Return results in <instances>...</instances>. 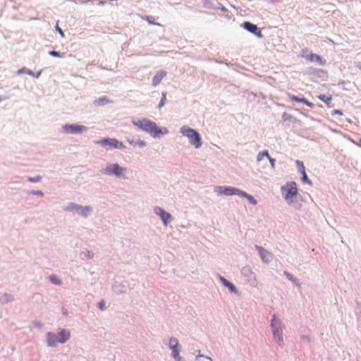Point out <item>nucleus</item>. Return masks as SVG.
<instances>
[{"mask_svg":"<svg viewBox=\"0 0 361 361\" xmlns=\"http://www.w3.org/2000/svg\"><path fill=\"white\" fill-rule=\"evenodd\" d=\"M335 114L341 116L343 115V111L341 109H334L331 112V115L334 116Z\"/></svg>","mask_w":361,"mask_h":361,"instance_id":"49","label":"nucleus"},{"mask_svg":"<svg viewBox=\"0 0 361 361\" xmlns=\"http://www.w3.org/2000/svg\"><path fill=\"white\" fill-rule=\"evenodd\" d=\"M132 123L155 139L160 138L161 136L169 133L167 128L159 127L155 122L146 118L137 120L133 119Z\"/></svg>","mask_w":361,"mask_h":361,"instance_id":"1","label":"nucleus"},{"mask_svg":"<svg viewBox=\"0 0 361 361\" xmlns=\"http://www.w3.org/2000/svg\"><path fill=\"white\" fill-rule=\"evenodd\" d=\"M166 95H167V92H163L161 93V98L160 99V102L157 106V108L158 109H161L162 108L164 105H165V103H166Z\"/></svg>","mask_w":361,"mask_h":361,"instance_id":"36","label":"nucleus"},{"mask_svg":"<svg viewBox=\"0 0 361 361\" xmlns=\"http://www.w3.org/2000/svg\"><path fill=\"white\" fill-rule=\"evenodd\" d=\"M49 281L54 284V285H57V286H59L61 284V281L60 280V279L55 274H52V275H50L49 276Z\"/></svg>","mask_w":361,"mask_h":361,"instance_id":"32","label":"nucleus"},{"mask_svg":"<svg viewBox=\"0 0 361 361\" xmlns=\"http://www.w3.org/2000/svg\"><path fill=\"white\" fill-rule=\"evenodd\" d=\"M195 361H212V360L210 357L202 355L199 353V355L196 356Z\"/></svg>","mask_w":361,"mask_h":361,"instance_id":"39","label":"nucleus"},{"mask_svg":"<svg viewBox=\"0 0 361 361\" xmlns=\"http://www.w3.org/2000/svg\"><path fill=\"white\" fill-rule=\"evenodd\" d=\"M63 132L68 134H81L87 130V127L77 123H66L62 126Z\"/></svg>","mask_w":361,"mask_h":361,"instance_id":"6","label":"nucleus"},{"mask_svg":"<svg viewBox=\"0 0 361 361\" xmlns=\"http://www.w3.org/2000/svg\"><path fill=\"white\" fill-rule=\"evenodd\" d=\"M64 210L75 212L84 218H87L90 215L92 208L88 205L82 206L74 202H69Z\"/></svg>","mask_w":361,"mask_h":361,"instance_id":"4","label":"nucleus"},{"mask_svg":"<svg viewBox=\"0 0 361 361\" xmlns=\"http://www.w3.org/2000/svg\"><path fill=\"white\" fill-rule=\"evenodd\" d=\"M218 278L222 285L228 288L230 293L239 295V291L236 286L230 281L226 279L225 277L218 274Z\"/></svg>","mask_w":361,"mask_h":361,"instance_id":"13","label":"nucleus"},{"mask_svg":"<svg viewBox=\"0 0 361 361\" xmlns=\"http://www.w3.org/2000/svg\"><path fill=\"white\" fill-rule=\"evenodd\" d=\"M127 141L132 145L135 146L137 145L139 147L142 148L147 145L146 142L144 140L137 139L135 140V137H133V139H130L129 137H127Z\"/></svg>","mask_w":361,"mask_h":361,"instance_id":"23","label":"nucleus"},{"mask_svg":"<svg viewBox=\"0 0 361 361\" xmlns=\"http://www.w3.org/2000/svg\"><path fill=\"white\" fill-rule=\"evenodd\" d=\"M47 344L49 347H56L59 343L57 336L55 333L49 331L46 334Z\"/></svg>","mask_w":361,"mask_h":361,"instance_id":"16","label":"nucleus"},{"mask_svg":"<svg viewBox=\"0 0 361 361\" xmlns=\"http://www.w3.org/2000/svg\"><path fill=\"white\" fill-rule=\"evenodd\" d=\"M282 119L283 121H290V122H296L298 119L295 118L293 116L288 114L286 112H283L282 114Z\"/></svg>","mask_w":361,"mask_h":361,"instance_id":"31","label":"nucleus"},{"mask_svg":"<svg viewBox=\"0 0 361 361\" xmlns=\"http://www.w3.org/2000/svg\"><path fill=\"white\" fill-rule=\"evenodd\" d=\"M180 350H175L171 352L172 357L176 361L177 360H182V357L180 356Z\"/></svg>","mask_w":361,"mask_h":361,"instance_id":"42","label":"nucleus"},{"mask_svg":"<svg viewBox=\"0 0 361 361\" xmlns=\"http://www.w3.org/2000/svg\"><path fill=\"white\" fill-rule=\"evenodd\" d=\"M176 361H185V360L182 357V360H177Z\"/></svg>","mask_w":361,"mask_h":361,"instance_id":"60","label":"nucleus"},{"mask_svg":"<svg viewBox=\"0 0 361 361\" xmlns=\"http://www.w3.org/2000/svg\"><path fill=\"white\" fill-rule=\"evenodd\" d=\"M240 27L259 39L264 37L262 30L256 24H254L252 22L244 21L240 25Z\"/></svg>","mask_w":361,"mask_h":361,"instance_id":"8","label":"nucleus"},{"mask_svg":"<svg viewBox=\"0 0 361 361\" xmlns=\"http://www.w3.org/2000/svg\"><path fill=\"white\" fill-rule=\"evenodd\" d=\"M14 300L13 296L11 294L4 293L0 297V303L4 305Z\"/></svg>","mask_w":361,"mask_h":361,"instance_id":"26","label":"nucleus"},{"mask_svg":"<svg viewBox=\"0 0 361 361\" xmlns=\"http://www.w3.org/2000/svg\"><path fill=\"white\" fill-rule=\"evenodd\" d=\"M82 253L84 256L87 259H92L94 257V253L90 250H86Z\"/></svg>","mask_w":361,"mask_h":361,"instance_id":"45","label":"nucleus"},{"mask_svg":"<svg viewBox=\"0 0 361 361\" xmlns=\"http://www.w3.org/2000/svg\"><path fill=\"white\" fill-rule=\"evenodd\" d=\"M268 160L270 163V165L271 166L272 169H274L275 168V163H276V159L274 158H272L271 156H269L268 158Z\"/></svg>","mask_w":361,"mask_h":361,"instance_id":"47","label":"nucleus"},{"mask_svg":"<svg viewBox=\"0 0 361 361\" xmlns=\"http://www.w3.org/2000/svg\"><path fill=\"white\" fill-rule=\"evenodd\" d=\"M166 75V72L165 71H159L156 73V74L152 78V86L158 85L161 80Z\"/></svg>","mask_w":361,"mask_h":361,"instance_id":"20","label":"nucleus"},{"mask_svg":"<svg viewBox=\"0 0 361 361\" xmlns=\"http://www.w3.org/2000/svg\"><path fill=\"white\" fill-rule=\"evenodd\" d=\"M203 6L206 8L214 9L212 2L210 0H204L203 1Z\"/></svg>","mask_w":361,"mask_h":361,"instance_id":"40","label":"nucleus"},{"mask_svg":"<svg viewBox=\"0 0 361 361\" xmlns=\"http://www.w3.org/2000/svg\"><path fill=\"white\" fill-rule=\"evenodd\" d=\"M153 212L160 217L164 226H167L173 219V216L169 212L159 206H155L153 208Z\"/></svg>","mask_w":361,"mask_h":361,"instance_id":"10","label":"nucleus"},{"mask_svg":"<svg viewBox=\"0 0 361 361\" xmlns=\"http://www.w3.org/2000/svg\"><path fill=\"white\" fill-rule=\"evenodd\" d=\"M306 59L311 61L319 63V65L324 66L326 63V61L323 59L320 55L317 54L311 53L309 55L305 56Z\"/></svg>","mask_w":361,"mask_h":361,"instance_id":"17","label":"nucleus"},{"mask_svg":"<svg viewBox=\"0 0 361 361\" xmlns=\"http://www.w3.org/2000/svg\"><path fill=\"white\" fill-rule=\"evenodd\" d=\"M215 192L217 193L218 195H224L226 196H240L243 190L233 186H216Z\"/></svg>","mask_w":361,"mask_h":361,"instance_id":"7","label":"nucleus"},{"mask_svg":"<svg viewBox=\"0 0 361 361\" xmlns=\"http://www.w3.org/2000/svg\"><path fill=\"white\" fill-rule=\"evenodd\" d=\"M270 327H271V330H274L276 329L284 328L283 324L279 319L277 318V317L275 314H274L271 316V318L270 320Z\"/></svg>","mask_w":361,"mask_h":361,"instance_id":"21","label":"nucleus"},{"mask_svg":"<svg viewBox=\"0 0 361 361\" xmlns=\"http://www.w3.org/2000/svg\"><path fill=\"white\" fill-rule=\"evenodd\" d=\"M283 275L286 276V278L293 282V283L296 284L297 286H300V283L298 282V280L296 277H295L292 274L288 272V271H283Z\"/></svg>","mask_w":361,"mask_h":361,"instance_id":"28","label":"nucleus"},{"mask_svg":"<svg viewBox=\"0 0 361 361\" xmlns=\"http://www.w3.org/2000/svg\"><path fill=\"white\" fill-rule=\"evenodd\" d=\"M296 166L298 168V171L300 173L303 174L304 173H306L305 171V167L304 166V164L302 161L297 160L295 161Z\"/></svg>","mask_w":361,"mask_h":361,"instance_id":"34","label":"nucleus"},{"mask_svg":"<svg viewBox=\"0 0 361 361\" xmlns=\"http://www.w3.org/2000/svg\"><path fill=\"white\" fill-rule=\"evenodd\" d=\"M356 67L361 70V63H360V62H359V63L356 65Z\"/></svg>","mask_w":361,"mask_h":361,"instance_id":"57","label":"nucleus"},{"mask_svg":"<svg viewBox=\"0 0 361 361\" xmlns=\"http://www.w3.org/2000/svg\"><path fill=\"white\" fill-rule=\"evenodd\" d=\"M48 54L55 58H64L66 54L64 52L61 53L55 50H51L48 51Z\"/></svg>","mask_w":361,"mask_h":361,"instance_id":"33","label":"nucleus"},{"mask_svg":"<svg viewBox=\"0 0 361 361\" xmlns=\"http://www.w3.org/2000/svg\"><path fill=\"white\" fill-rule=\"evenodd\" d=\"M169 348L172 351L180 350L181 346L178 342V340L175 337H171L169 342Z\"/></svg>","mask_w":361,"mask_h":361,"instance_id":"22","label":"nucleus"},{"mask_svg":"<svg viewBox=\"0 0 361 361\" xmlns=\"http://www.w3.org/2000/svg\"><path fill=\"white\" fill-rule=\"evenodd\" d=\"M255 249L257 250L259 256L263 262L268 264L271 262L272 258L271 252L259 245H255Z\"/></svg>","mask_w":361,"mask_h":361,"instance_id":"12","label":"nucleus"},{"mask_svg":"<svg viewBox=\"0 0 361 361\" xmlns=\"http://www.w3.org/2000/svg\"><path fill=\"white\" fill-rule=\"evenodd\" d=\"M125 168L121 167L118 164H108L104 171V173L109 176H114L116 178L122 176Z\"/></svg>","mask_w":361,"mask_h":361,"instance_id":"9","label":"nucleus"},{"mask_svg":"<svg viewBox=\"0 0 361 361\" xmlns=\"http://www.w3.org/2000/svg\"><path fill=\"white\" fill-rule=\"evenodd\" d=\"M110 102L106 97H102L94 101V104L97 106H104Z\"/></svg>","mask_w":361,"mask_h":361,"instance_id":"29","label":"nucleus"},{"mask_svg":"<svg viewBox=\"0 0 361 361\" xmlns=\"http://www.w3.org/2000/svg\"><path fill=\"white\" fill-rule=\"evenodd\" d=\"M357 145L361 147V138L359 139Z\"/></svg>","mask_w":361,"mask_h":361,"instance_id":"59","label":"nucleus"},{"mask_svg":"<svg viewBox=\"0 0 361 361\" xmlns=\"http://www.w3.org/2000/svg\"><path fill=\"white\" fill-rule=\"evenodd\" d=\"M55 29L59 33L60 36L61 37H65V35H64V32L63 31V30L59 26V21L56 23V25H55Z\"/></svg>","mask_w":361,"mask_h":361,"instance_id":"44","label":"nucleus"},{"mask_svg":"<svg viewBox=\"0 0 361 361\" xmlns=\"http://www.w3.org/2000/svg\"><path fill=\"white\" fill-rule=\"evenodd\" d=\"M346 120H347V121H348V123H351L350 119L347 118Z\"/></svg>","mask_w":361,"mask_h":361,"instance_id":"61","label":"nucleus"},{"mask_svg":"<svg viewBox=\"0 0 361 361\" xmlns=\"http://www.w3.org/2000/svg\"><path fill=\"white\" fill-rule=\"evenodd\" d=\"M269 152L267 150H263L262 152H259L257 156V161H260L263 159L264 157L268 158L269 157Z\"/></svg>","mask_w":361,"mask_h":361,"instance_id":"35","label":"nucleus"},{"mask_svg":"<svg viewBox=\"0 0 361 361\" xmlns=\"http://www.w3.org/2000/svg\"><path fill=\"white\" fill-rule=\"evenodd\" d=\"M7 97H2L0 95V102L2 101V100H4V99H6Z\"/></svg>","mask_w":361,"mask_h":361,"instance_id":"58","label":"nucleus"},{"mask_svg":"<svg viewBox=\"0 0 361 361\" xmlns=\"http://www.w3.org/2000/svg\"><path fill=\"white\" fill-rule=\"evenodd\" d=\"M283 329V328H280L271 330L275 342L277 343V344L281 347H282L284 345V341L282 336Z\"/></svg>","mask_w":361,"mask_h":361,"instance_id":"15","label":"nucleus"},{"mask_svg":"<svg viewBox=\"0 0 361 361\" xmlns=\"http://www.w3.org/2000/svg\"><path fill=\"white\" fill-rule=\"evenodd\" d=\"M180 133L188 138L190 144L196 149H199L202 145V140L200 134L195 129L189 126H183L180 129Z\"/></svg>","mask_w":361,"mask_h":361,"instance_id":"3","label":"nucleus"},{"mask_svg":"<svg viewBox=\"0 0 361 361\" xmlns=\"http://www.w3.org/2000/svg\"><path fill=\"white\" fill-rule=\"evenodd\" d=\"M349 83H350V82H349V81L346 82V81H345V80H341V81L338 82V85H345V84H349Z\"/></svg>","mask_w":361,"mask_h":361,"instance_id":"54","label":"nucleus"},{"mask_svg":"<svg viewBox=\"0 0 361 361\" xmlns=\"http://www.w3.org/2000/svg\"><path fill=\"white\" fill-rule=\"evenodd\" d=\"M33 325H34L35 327L39 328V329L42 326V323L40 322H39V321H35L33 322Z\"/></svg>","mask_w":361,"mask_h":361,"instance_id":"51","label":"nucleus"},{"mask_svg":"<svg viewBox=\"0 0 361 361\" xmlns=\"http://www.w3.org/2000/svg\"><path fill=\"white\" fill-rule=\"evenodd\" d=\"M306 73L309 75H313L320 78L322 81H326L329 77L327 71L314 67H309L306 70Z\"/></svg>","mask_w":361,"mask_h":361,"instance_id":"11","label":"nucleus"},{"mask_svg":"<svg viewBox=\"0 0 361 361\" xmlns=\"http://www.w3.org/2000/svg\"><path fill=\"white\" fill-rule=\"evenodd\" d=\"M95 144L100 145L106 149H125L123 143L116 138L109 137L102 138L94 142Z\"/></svg>","mask_w":361,"mask_h":361,"instance_id":"5","label":"nucleus"},{"mask_svg":"<svg viewBox=\"0 0 361 361\" xmlns=\"http://www.w3.org/2000/svg\"><path fill=\"white\" fill-rule=\"evenodd\" d=\"M304 104H305L306 106H307L308 107H310V108H313L314 106V104L313 103L310 102V101H308L307 99H306Z\"/></svg>","mask_w":361,"mask_h":361,"instance_id":"50","label":"nucleus"},{"mask_svg":"<svg viewBox=\"0 0 361 361\" xmlns=\"http://www.w3.org/2000/svg\"><path fill=\"white\" fill-rule=\"evenodd\" d=\"M301 181L302 183L304 184H307L309 185H312V180L308 178L307 175L306 173H304L303 174H302V177H301Z\"/></svg>","mask_w":361,"mask_h":361,"instance_id":"37","label":"nucleus"},{"mask_svg":"<svg viewBox=\"0 0 361 361\" xmlns=\"http://www.w3.org/2000/svg\"><path fill=\"white\" fill-rule=\"evenodd\" d=\"M241 274L246 278L251 279L252 275H253V271H252L250 267L245 266L241 269Z\"/></svg>","mask_w":361,"mask_h":361,"instance_id":"27","label":"nucleus"},{"mask_svg":"<svg viewBox=\"0 0 361 361\" xmlns=\"http://www.w3.org/2000/svg\"><path fill=\"white\" fill-rule=\"evenodd\" d=\"M149 18H152V17H149V16H147V20H148V22H149V24L159 25L158 23H153V22H152V20H149Z\"/></svg>","mask_w":361,"mask_h":361,"instance_id":"55","label":"nucleus"},{"mask_svg":"<svg viewBox=\"0 0 361 361\" xmlns=\"http://www.w3.org/2000/svg\"><path fill=\"white\" fill-rule=\"evenodd\" d=\"M300 338L305 343H309L310 342V338L307 335H301Z\"/></svg>","mask_w":361,"mask_h":361,"instance_id":"48","label":"nucleus"},{"mask_svg":"<svg viewBox=\"0 0 361 361\" xmlns=\"http://www.w3.org/2000/svg\"><path fill=\"white\" fill-rule=\"evenodd\" d=\"M62 314H63V315H64V316L67 317V316L68 315V310H67V309H66V308H64V307H63V308H62Z\"/></svg>","mask_w":361,"mask_h":361,"instance_id":"52","label":"nucleus"},{"mask_svg":"<svg viewBox=\"0 0 361 361\" xmlns=\"http://www.w3.org/2000/svg\"><path fill=\"white\" fill-rule=\"evenodd\" d=\"M221 11L226 12L228 11V9L224 6L223 5H220V7L219 8Z\"/></svg>","mask_w":361,"mask_h":361,"instance_id":"53","label":"nucleus"},{"mask_svg":"<svg viewBox=\"0 0 361 361\" xmlns=\"http://www.w3.org/2000/svg\"><path fill=\"white\" fill-rule=\"evenodd\" d=\"M112 290L116 294L125 293L127 290L126 286L122 283L114 281L112 283Z\"/></svg>","mask_w":361,"mask_h":361,"instance_id":"19","label":"nucleus"},{"mask_svg":"<svg viewBox=\"0 0 361 361\" xmlns=\"http://www.w3.org/2000/svg\"><path fill=\"white\" fill-rule=\"evenodd\" d=\"M180 350H175L171 352L172 357L176 361L177 360H182V357L180 356Z\"/></svg>","mask_w":361,"mask_h":361,"instance_id":"41","label":"nucleus"},{"mask_svg":"<svg viewBox=\"0 0 361 361\" xmlns=\"http://www.w3.org/2000/svg\"><path fill=\"white\" fill-rule=\"evenodd\" d=\"M149 18H152V17H149V16H147V20H148V22H149V24L159 25L158 23H153V22H152V20H149Z\"/></svg>","mask_w":361,"mask_h":361,"instance_id":"56","label":"nucleus"},{"mask_svg":"<svg viewBox=\"0 0 361 361\" xmlns=\"http://www.w3.org/2000/svg\"><path fill=\"white\" fill-rule=\"evenodd\" d=\"M318 99L323 102L324 104H326V105L329 106L331 100H332V97L331 95H326V94H319L318 96Z\"/></svg>","mask_w":361,"mask_h":361,"instance_id":"30","label":"nucleus"},{"mask_svg":"<svg viewBox=\"0 0 361 361\" xmlns=\"http://www.w3.org/2000/svg\"><path fill=\"white\" fill-rule=\"evenodd\" d=\"M240 196L246 198L251 204L257 205V200L250 194H248L247 192L243 190Z\"/></svg>","mask_w":361,"mask_h":361,"instance_id":"25","label":"nucleus"},{"mask_svg":"<svg viewBox=\"0 0 361 361\" xmlns=\"http://www.w3.org/2000/svg\"><path fill=\"white\" fill-rule=\"evenodd\" d=\"M56 336L59 340V343L63 344L70 339L71 333L68 329L59 328Z\"/></svg>","mask_w":361,"mask_h":361,"instance_id":"14","label":"nucleus"},{"mask_svg":"<svg viewBox=\"0 0 361 361\" xmlns=\"http://www.w3.org/2000/svg\"><path fill=\"white\" fill-rule=\"evenodd\" d=\"M287 96L293 102H298V103H302L304 104L305 100H306V98L304 97V96H298V95H294V94H292L290 93H287Z\"/></svg>","mask_w":361,"mask_h":361,"instance_id":"24","label":"nucleus"},{"mask_svg":"<svg viewBox=\"0 0 361 361\" xmlns=\"http://www.w3.org/2000/svg\"><path fill=\"white\" fill-rule=\"evenodd\" d=\"M29 194H32L35 196L42 197L44 193L41 190H31L29 192Z\"/></svg>","mask_w":361,"mask_h":361,"instance_id":"46","label":"nucleus"},{"mask_svg":"<svg viewBox=\"0 0 361 361\" xmlns=\"http://www.w3.org/2000/svg\"><path fill=\"white\" fill-rule=\"evenodd\" d=\"M42 180V176L39 175H37L34 177L28 176L27 178V180L30 183H38Z\"/></svg>","mask_w":361,"mask_h":361,"instance_id":"38","label":"nucleus"},{"mask_svg":"<svg viewBox=\"0 0 361 361\" xmlns=\"http://www.w3.org/2000/svg\"><path fill=\"white\" fill-rule=\"evenodd\" d=\"M97 306L102 311H104L106 309V305L104 300H102L99 302H97Z\"/></svg>","mask_w":361,"mask_h":361,"instance_id":"43","label":"nucleus"},{"mask_svg":"<svg viewBox=\"0 0 361 361\" xmlns=\"http://www.w3.org/2000/svg\"><path fill=\"white\" fill-rule=\"evenodd\" d=\"M42 70H39L36 73H34L32 70L28 69L26 67H23L17 71V74H27L28 75L34 77L35 78H39L42 74Z\"/></svg>","mask_w":361,"mask_h":361,"instance_id":"18","label":"nucleus"},{"mask_svg":"<svg viewBox=\"0 0 361 361\" xmlns=\"http://www.w3.org/2000/svg\"><path fill=\"white\" fill-rule=\"evenodd\" d=\"M282 197L286 202L291 205L295 202V199L298 195L297 183L295 181H288L284 185L281 187Z\"/></svg>","mask_w":361,"mask_h":361,"instance_id":"2","label":"nucleus"}]
</instances>
